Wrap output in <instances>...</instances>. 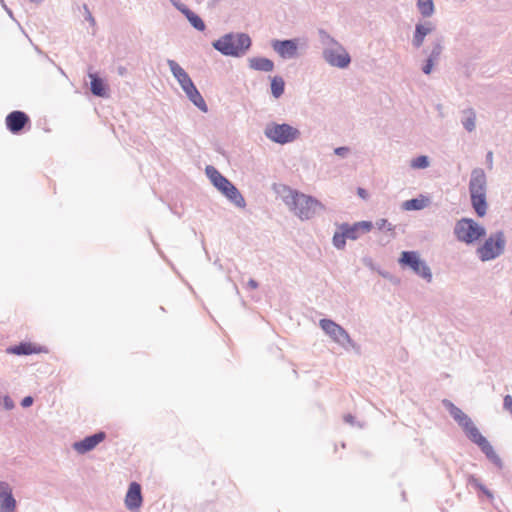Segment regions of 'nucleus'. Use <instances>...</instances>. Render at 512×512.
<instances>
[{"label": "nucleus", "mask_w": 512, "mask_h": 512, "mask_svg": "<svg viewBox=\"0 0 512 512\" xmlns=\"http://www.w3.org/2000/svg\"><path fill=\"white\" fill-rule=\"evenodd\" d=\"M284 203L301 220L312 219L319 210L324 209V205L311 195H306L290 187L284 186Z\"/></svg>", "instance_id": "obj_1"}, {"label": "nucleus", "mask_w": 512, "mask_h": 512, "mask_svg": "<svg viewBox=\"0 0 512 512\" xmlns=\"http://www.w3.org/2000/svg\"><path fill=\"white\" fill-rule=\"evenodd\" d=\"M252 45L247 33L229 32L212 42V47L223 56L239 58L246 54Z\"/></svg>", "instance_id": "obj_2"}, {"label": "nucleus", "mask_w": 512, "mask_h": 512, "mask_svg": "<svg viewBox=\"0 0 512 512\" xmlns=\"http://www.w3.org/2000/svg\"><path fill=\"white\" fill-rule=\"evenodd\" d=\"M486 190L487 179L484 170L481 168L473 169L469 181V194L471 206L478 217H484L487 213Z\"/></svg>", "instance_id": "obj_3"}, {"label": "nucleus", "mask_w": 512, "mask_h": 512, "mask_svg": "<svg viewBox=\"0 0 512 512\" xmlns=\"http://www.w3.org/2000/svg\"><path fill=\"white\" fill-rule=\"evenodd\" d=\"M373 225L370 221H360L354 224L347 222L337 225L332 244L337 250H343L346 246V240H357L361 234L367 233L372 229Z\"/></svg>", "instance_id": "obj_4"}, {"label": "nucleus", "mask_w": 512, "mask_h": 512, "mask_svg": "<svg viewBox=\"0 0 512 512\" xmlns=\"http://www.w3.org/2000/svg\"><path fill=\"white\" fill-rule=\"evenodd\" d=\"M487 234L486 228L472 218H462L455 223L456 239L466 245H473Z\"/></svg>", "instance_id": "obj_5"}, {"label": "nucleus", "mask_w": 512, "mask_h": 512, "mask_svg": "<svg viewBox=\"0 0 512 512\" xmlns=\"http://www.w3.org/2000/svg\"><path fill=\"white\" fill-rule=\"evenodd\" d=\"M506 247V237L502 230L491 233L482 245L476 249V254L482 262L494 260L501 256Z\"/></svg>", "instance_id": "obj_6"}, {"label": "nucleus", "mask_w": 512, "mask_h": 512, "mask_svg": "<svg viewBox=\"0 0 512 512\" xmlns=\"http://www.w3.org/2000/svg\"><path fill=\"white\" fill-rule=\"evenodd\" d=\"M300 131L288 123L270 122L265 126L264 135L274 143L285 145L299 138Z\"/></svg>", "instance_id": "obj_7"}, {"label": "nucleus", "mask_w": 512, "mask_h": 512, "mask_svg": "<svg viewBox=\"0 0 512 512\" xmlns=\"http://www.w3.org/2000/svg\"><path fill=\"white\" fill-rule=\"evenodd\" d=\"M319 326L327 336L344 349L359 348L355 341L350 337L349 333L335 321L323 318L319 321Z\"/></svg>", "instance_id": "obj_8"}, {"label": "nucleus", "mask_w": 512, "mask_h": 512, "mask_svg": "<svg viewBox=\"0 0 512 512\" xmlns=\"http://www.w3.org/2000/svg\"><path fill=\"white\" fill-rule=\"evenodd\" d=\"M398 263L403 268L411 269L416 275L422 277L427 282L432 280L429 266L420 258L417 251H403L398 259Z\"/></svg>", "instance_id": "obj_9"}, {"label": "nucleus", "mask_w": 512, "mask_h": 512, "mask_svg": "<svg viewBox=\"0 0 512 512\" xmlns=\"http://www.w3.org/2000/svg\"><path fill=\"white\" fill-rule=\"evenodd\" d=\"M450 416L457 422L470 441L480 433L472 419L452 402H450Z\"/></svg>", "instance_id": "obj_10"}, {"label": "nucleus", "mask_w": 512, "mask_h": 512, "mask_svg": "<svg viewBox=\"0 0 512 512\" xmlns=\"http://www.w3.org/2000/svg\"><path fill=\"white\" fill-rule=\"evenodd\" d=\"M5 123L12 134L19 135L26 126H30V118L25 112L14 110L6 116Z\"/></svg>", "instance_id": "obj_11"}, {"label": "nucleus", "mask_w": 512, "mask_h": 512, "mask_svg": "<svg viewBox=\"0 0 512 512\" xmlns=\"http://www.w3.org/2000/svg\"><path fill=\"white\" fill-rule=\"evenodd\" d=\"M126 508L131 512L138 511L143 504L142 488L138 482H131L124 500Z\"/></svg>", "instance_id": "obj_12"}, {"label": "nucleus", "mask_w": 512, "mask_h": 512, "mask_svg": "<svg viewBox=\"0 0 512 512\" xmlns=\"http://www.w3.org/2000/svg\"><path fill=\"white\" fill-rule=\"evenodd\" d=\"M322 57L330 66L340 69L347 68L351 63V57L344 48L343 50H323Z\"/></svg>", "instance_id": "obj_13"}, {"label": "nucleus", "mask_w": 512, "mask_h": 512, "mask_svg": "<svg viewBox=\"0 0 512 512\" xmlns=\"http://www.w3.org/2000/svg\"><path fill=\"white\" fill-rule=\"evenodd\" d=\"M106 433L104 431L96 432L84 437L82 440L73 443V449L79 454H86L92 451L99 443L104 441Z\"/></svg>", "instance_id": "obj_14"}, {"label": "nucleus", "mask_w": 512, "mask_h": 512, "mask_svg": "<svg viewBox=\"0 0 512 512\" xmlns=\"http://www.w3.org/2000/svg\"><path fill=\"white\" fill-rule=\"evenodd\" d=\"M167 65L185 94L195 87L188 73L175 60L167 59Z\"/></svg>", "instance_id": "obj_15"}, {"label": "nucleus", "mask_w": 512, "mask_h": 512, "mask_svg": "<svg viewBox=\"0 0 512 512\" xmlns=\"http://www.w3.org/2000/svg\"><path fill=\"white\" fill-rule=\"evenodd\" d=\"M16 507L17 502L10 484L6 481H0V512H15Z\"/></svg>", "instance_id": "obj_16"}, {"label": "nucleus", "mask_w": 512, "mask_h": 512, "mask_svg": "<svg viewBox=\"0 0 512 512\" xmlns=\"http://www.w3.org/2000/svg\"><path fill=\"white\" fill-rule=\"evenodd\" d=\"M435 30V25L429 21L418 22L415 25V30L411 40V45L414 49H420L423 46L426 36Z\"/></svg>", "instance_id": "obj_17"}, {"label": "nucleus", "mask_w": 512, "mask_h": 512, "mask_svg": "<svg viewBox=\"0 0 512 512\" xmlns=\"http://www.w3.org/2000/svg\"><path fill=\"white\" fill-rule=\"evenodd\" d=\"M272 47L282 58H293L297 54L298 42L296 39L274 40Z\"/></svg>", "instance_id": "obj_18"}, {"label": "nucleus", "mask_w": 512, "mask_h": 512, "mask_svg": "<svg viewBox=\"0 0 512 512\" xmlns=\"http://www.w3.org/2000/svg\"><path fill=\"white\" fill-rule=\"evenodd\" d=\"M219 191L236 207L244 208L246 206V201L239 191V189L228 180Z\"/></svg>", "instance_id": "obj_19"}, {"label": "nucleus", "mask_w": 512, "mask_h": 512, "mask_svg": "<svg viewBox=\"0 0 512 512\" xmlns=\"http://www.w3.org/2000/svg\"><path fill=\"white\" fill-rule=\"evenodd\" d=\"M468 486L473 488L476 492H477V495H478V498L481 500V501H488L489 503H493L494 501V494L491 490H489L482 482L479 478L471 475L469 476L468 478V482H467Z\"/></svg>", "instance_id": "obj_20"}, {"label": "nucleus", "mask_w": 512, "mask_h": 512, "mask_svg": "<svg viewBox=\"0 0 512 512\" xmlns=\"http://www.w3.org/2000/svg\"><path fill=\"white\" fill-rule=\"evenodd\" d=\"M44 351L42 346H36L30 342H21L17 345L10 346L7 348V352L18 356H28L32 354H38Z\"/></svg>", "instance_id": "obj_21"}, {"label": "nucleus", "mask_w": 512, "mask_h": 512, "mask_svg": "<svg viewBox=\"0 0 512 512\" xmlns=\"http://www.w3.org/2000/svg\"><path fill=\"white\" fill-rule=\"evenodd\" d=\"M176 9L186 17L194 29L200 32H203L206 29L203 19L186 5H181L180 7L176 6Z\"/></svg>", "instance_id": "obj_22"}, {"label": "nucleus", "mask_w": 512, "mask_h": 512, "mask_svg": "<svg viewBox=\"0 0 512 512\" xmlns=\"http://www.w3.org/2000/svg\"><path fill=\"white\" fill-rule=\"evenodd\" d=\"M90 91L94 96L107 97L108 86L105 81L97 73H89Z\"/></svg>", "instance_id": "obj_23"}, {"label": "nucleus", "mask_w": 512, "mask_h": 512, "mask_svg": "<svg viewBox=\"0 0 512 512\" xmlns=\"http://www.w3.org/2000/svg\"><path fill=\"white\" fill-rule=\"evenodd\" d=\"M248 62L249 68L256 71L271 72L274 69V62L266 57H252Z\"/></svg>", "instance_id": "obj_24"}, {"label": "nucleus", "mask_w": 512, "mask_h": 512, "mask_svg": "<svg viewBox=\"0 0 512 512\" xmlns=\"http://www.w3.org/2000/svg\"><path fill=\"white\" fill-rule=\"evenodd\" d=\"M205 173L213 186L219 191V189L229 180L223 176L214 166L207 165Z\"/></svg>", "instance_id": "obj_25"}, {"label": "nucleus", "mask_w": 512, "mask_h": 512, "mask_svg": "<svg viewBox=\"0 0 512 512\" xmlns=\"http://www.w3.org/2000/svg\"><path fill=\"white\" fill-rule=\"evenodd\" d=\"M319 39L321 44L323 45V50H343V46L335 40L326 30L319 29L318 31Z\"/></svg>", "instance_id": "obj_26"}, {"label": "nucleus", "mask_w": 512, "mask_h": 512, "mask_svg": "<svg viewBox=\"0 0 512 512\" xmlns=\"http://www.w3.org/2000/svg\"><path fill=\"white\" fill-rule=\"evenodd\" d=\"M186 96L201 112H208V106L196 86L186 93Z\"/></svg>", "instance_id": "obj_27"}, {"label": "nucleus", "mask_w": 512, "mask_h": 512, "mask_svg": "<svg viewBox=\"0 0 512 512\" xmlns=\"http://www.w3.org/2000/svg\"><path fill=\"white\" fill-rule=\"evenodd\" d=\"M443 46L440 40H435L431 43L430 47L423 49V53L427 54L428 58L432 59L435 64L438 63L440 55L442 54Z\"/></svg>", "instance_id": "obj_28"}, {"label": "nucleus", "mask_w": 512, "mask_h": 512, "mask_svg": "<svg viewBox=\"0 0 512 512\" xmlns=\"http://www.w3.org/2000/svg\"><path fill=\"white\" fill-rule=\"evenodd\" d=\"M475 122L476 114L472 108L462 111L461 123L466 131L472 132L476 127Z\"/></svg>", "instance_id": "obj_29"}, {"label": "nucleus", "mask_w": 512, "mask_h": 512, "mask_svg": "<svg viewBox=\"0 0 512 512\" xmlns=\"http://www.w3.org/2000/svg\"><path fill=\"white\" fill-rule=\"evenodd\" d=\"M271 94L274 98H280L285 91V81L281 76H274L270 83Z\"/></svg>", "instance_id": "obj_30"}, {"label": "nucleus", "mask_w": 512, "mask_h": 512, "mask_svg": "<svg viewBox=\"0 0 512 512\" xmlns=\"http://www.w3.org/2000/svg\"><path fill=\"white\" fill-rule=\"evenodd\" d=\"M417 9L424 18H429L435 11L433 0H417Z\"/></svg>", "instance_id": "obj_31"}, {"label": "nucleus", "mask_w": 512, "mask_h": 512, "mask_svg": "<svg viewBox=\"0 0 512 512\" xmlns=\"http://www.w3.org/2000/svg\"><path fill=\"white\" fill-rule=\"evenodd\" d=\"M426 206L425 198H412L406 200L402 204V208L406 211H418Z\"/></svg>", "instance_id": "obj_32"}, {"label": "nucleus", "mask_w": 512, "mask_h": 512, "mask_svg": "<svg viewBox=\"0 0 512 512\" xmlns=\"http://www.w3.org/2000/svg\"><path fill=\"white\" fill-rule=\"evenodd\" d=\"M471 442L476 444L480 448L482 453L485 454V456L489 455L491 452L494 451L490 442L481 433H479L475 438H473Z\"/></svg>", "instance_id": "obj_33"}, {"label": "nucleus", "mask_w": 512, "mask_h": 512, "mask_svg": "<svg viewBox=\"0 0 512 512\" xmlns=\"http://www.w3.org/2000/svg\"><path fill=\"white\" fill-rule=\"evenodd\" d=\"M471 442L476 444L480 448L482 453L485 454V456L489 455L491 452L494 451L490 442L481 433H479L475 438H473Z\"/></svg>", "instance_id": "obj_34"}, {"label": "nucleus", "mask_w": 512, "mask_h": 512, "mask_svg": "<svg viewBox=\"0 0 512 512\" xmlns=\"http://www.w3.org/2000/svg\"><path fill=\"white\" fill-rule=\"evenodd\" d=\"M410 166L414 169H425L429 166V158L426 155H420L413 158Z\"/></svg>", "instance_id": "obj_35"}, {"label": "nucleus", "mask_w": 512, "mask_h": 512, "mask_svg": "<svg viewBox=\"0 0 512 512\" xmlns=\"http://www.w3.org/2000/svg\"><path fill=\"white\" fill-rule=\"evenodd\" d=\"M486 458L493 463L498 469L503 468V462L502 459L499 457V455L493 451L489 455L486 456Z\"/></svg>", "instance_id": "obj_36"}, {"label": "nucleus", "mask_w": 512, "mask_h": 512, "mask_svg": "<svg viewBox=\"0 0 512 512\" xmlns=\"http://www.w3.org/2000/svg\"><path fill=\"white\" fill-rule=\"evenodd\" d=\"M376 225H377L379 230H383V229H386L387 231L394 230V226L390 222H388V220H386V219L378 220L376 222Z\"/></svg>", "instance_id": "obj_37"}, {"label": "nucleus", "mask_w": 512, "mask_h": 512, "mask_svg": "<svg viewBox=\"0 0 512 512\" xmlns=\"http://www.w3.org/2000/svg\"><path fill=\"white\" fill-rule=\"evenodd\" d=\"M433 67H434V63L432 62V59L427 57L421 70L425 75H429L432 72Z\"/></svg>", "instance_id": "obj_38"}, {"label": "nucleus", "mask_w": 512, "mask_h": 512, "mask_svg": "<svg viewBox=\"0 0 512 512\" xmlns=\"http://www.w3.org/2000/svg\"><path fill=\"white\" fill-rule=\"evenodd\" d=\"M3 406L6 410H12L15 407V403L9 395L3 397Z\"/></svg>", "instance_id": "obj_39"}, {"label": "nucleus", "mask_w": 512, "mask_h": 512, "mask_svg": "<svg viewBox=\"0 0 512 512\" xmlns=\"http://www.w3.org/2000/svg\"><path fill=\"white\" fill-rule=\"evenodd\" d=\"M350 149L347 146H340L334 149V153L337 156L345 157L349 153Z\"/></svg>", "instance_id": "obj_40"}, {"label": "nucleus", "mask_w": 512, "mask_h": 512, "mask_svg": "<svg viewBox=\"0 0 512 512\" xmlns=\"http://www.w3.org/2000/svg\"><path fill=\"white\" fill-rule=\"evenodd\" d=\"M34 403V398L32 396H26L21 400V406L23 408H28L32 406Z\"/></svg>", "instance_id": "obj_41"}, {"label": "nucleus", "mask_w": 512, "mask_h": 512, "mask_svg": "<svg viewBox=\"0 0 512 512\" xmlns=\"http://www.w3.org/2000/svg\"><path fill=\"white\" fill-rule=\"evenodd\" d=\"M343 419L345 423L352 426L356 424V418L352 414H346Z\"/></svg>", "instance_id": "obj_42"}, {"label": "nucleus", "mask_w": 512, "mask_h": 512, "mask_svg": "<svg viewBox=\"0 0 512 512\" xmlns=\"http://www.w3.org/2000/svg\"><path fill=\"white\" fill-rule=\"evenodd\" d=\"M486 162L488 164V168L492 169V166H493V153L491 151H489L486 154Z\"/></svg>", "instance_id": "obj_43"}, {"label": "nucleus", "mask_w": 512, "mask_h": 512, "mask_svg": "<svg viewBox=\"0 0 512 512\" xmlns=\"http://www.w3.org/2000/svg\"><path fill=\"white\" fill-rule=\"evenodd\" d=\"M258 286H259L258 282L252 278L247 282V288H249V289H256V288H258Z\"/></svg>", "instance_id": "obj_44"}, {"label": "nucleus", "mask_w": 512, "mask_h": 512, "mask_svg": "<svg viewBox=\"0 0 512 512\" xmlns=\"http://www.w3.org/2000/svg\"><path fill=\"white\" fill-rule=\"evenodd\" d=\"M1 2V5L2 7L5 9V11L7 12V14L9 15L10 18L14 19V16H13V12L10 8H8L4 2V0H0Z\"/></svg>", "instance_id": "obj_45"}, {"label": "nucleus", "mask_w": 512, "mask_h": 512, "mask_svg": "<svg viewBox=\"0 0 512 512\" xmlns=\"http://www.w3.org/2000/svg\"><path fill=\"white\" fill-rule=\"evenodd\" d=\"M357 193L363 199H366L368 197V193L364 188L359 187Z\"/></svg>", "instance_id": "obj_46"}, {"label": "nucleus", "mask_w": 512, "mask_h": 512, "mask_svg": "<svg viewBox=\"0 0 512 512\" xmlns=\"http://www.w3.org/2000/svg\"><path fill=\"white\" fill-rule=\"evenodd\" d=\"M170 2L172 3V5L176 8V6L180 7L181 5H184L183 3H181L179 0H170Z\"/></svg>", "instance_id": "obj_47"}, {"label": "nucleus", "mask_w": 512, "mask_h": 512, "mask_svg": "<svg viewBox=\"0 0 512 512\" xmlns=\"http://www.w3.org/2000/svg\"><path fill=\"white\" fill-rule=\"evenodd\" d=\"M87 13H88V16L86 17V19L88 21H90L92 24H95V19L93 18V16L91 15V13L87 10Z\"/></svg>", "instance_id": "obj_48"}, {"label": "nucleus", "mask_w": 512, "mask_h": 512, "mask_svg": "<svg viewBox=\"0 0 512 512\" xmlns=\"http://www.w3.org/2000/svg\"><path fill=\"white\" fill-rule=\"evenodd\" d=\"M442 404H443L446 408H448V399H447V398H444V399L442 400Z\"/></svg>", "instance_id": "obj_49"}, {"label": "nucleus", "mask_w": 512, "mask_h": 512, "mask_svg": "<svg viewBox=\"0 0 512 512\" xmlns=\"http://www.w3.org/2000/svg\"><path fill=\"white\" fill-rule=\"evenodd\" d=\"M124 72H125V68L120 67V68H119V74H120V75H123V74H124Z\"/></svg>", "instance_id": "obj_50"}, {"label": "nucleus", "mask_w": 512, "mask_h": 512, "mask_svg": "<svg viewBox=\"0 0 512 512\" xmlns=\"http://www.w3.org/2000/svg\"><path fill=\"white\" fill-rule=\"evenodd\" d=\"M32 3L40 4L43 0H29Z\"/></svg>", "instance_id": "obj_51"}, {"label": "nucleus", "mask_w": 512, "mask_h": 512, "mask_svg": "<svg viewBox=\"0 0 512 512\" xmlns=\"http://www.w3.org/2000/svg\"><path fill=\"white\" fill-rule=\"evenodd\" d=\"M214 264H215L216 266H219V268H222V265H221V264H219L217 260L214 262Z\"/></svg>", "instance_id": "obj_52"}, {"label": "nucleus", "mask_w": 512, "mask_h": 512, "mask_svg": "<svg viewBox=\"0 0 512 512\" xmlns=\"http://www.w3.org/2000/svg\"><path fill=\"white\" fill-rule=\"evenodd\" d=\"M405 497H406V493L405 491L402 492V498L405 500Z\"/></svg>", "instance_id": "obj_53"}]
</instances>
